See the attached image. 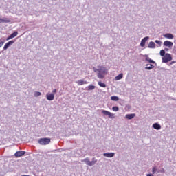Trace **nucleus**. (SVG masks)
I'll return each mask as SVG.
<instances>
[{
	"label": "nucleus",
	"mask_w": 176,
	"mask_h": 176,
	"mask_svg": "<svg viewBox=\"0 0 176 176\" xmlns=\"http://www.w3.org/2000/svg\"><path fill=\"white\" fill-rule=\"evenodd\" d=\"M164 38H166V39H174V35L171 33H167L165 34H163Z\"/></svg>",
	"instance_id": "obj_12"
},
{
	"label": "nucleus",
	"mask_w": 176,
	"mask_h": 176,
	"mask_svg": "<svg viewBox=\"0 0 176 176\" xmlns=\"http://www.w3.org/2000/svg\"><path fill=\"white\" fill-rule=\"evenodd\" d=\"M76 83H78V85H79L80 86H82V85H87V81L79 80L76 81Z\"/></svg>",
	"instance_id": "obj_19"
},
{
	"label": "nucleus",
	"mask_w": 176,
	"mask_h": 176,
	"mask_svg": "<svg viewBox=\"0 0 176 176\" xmlns=\"http://www.w3.org/2000/svg\"><path fill=\"white\" fill-rule=\"evenodd\" d=\"M162 69H163L164 71H166V69H164V68H163V67L162 68Z\"/></svg>",
	"instance_id": "obj_37"
},
{
	"label": "nucleus",
	"mask_w": 176,
	"mask_h": 176,
	"mask_svg": "<svg viewBox=\"0 0 176 176\" xmlns=\"http://www.w3.org/2000/svg\"><path fill=\"white\" fill-rule=\"evenodd\" d=\"M38 144L40 145H49V144H50V138H40L38 140Z\"/></svg>",
	"instance_id": "obj_3"
},
{
	"label": "nucleus",
	"mask_w": 176,
	"mask_h": 176,
	"mask_svg": "<svg viewBox=\"0 0 176 176\" xmlns=\"http://www.w3.org/2000/svg\"><path fill=\"white\" fill-rule=\"evenodd\" d=\"M174 46V43L170 41H165L164 42V47H168L169 49H171Z\"/></svg>",
	"instance_id": "obj_6"
},
{
	"label": "nucleus",
	"mask_w": 176,
	"mask_h": 176,
	"mask_svg": "<svg viewBox=\"0 0 176 176\" xmlns=\"http://www.w3.org/2000/svg\"><path fill=\"white\" fill-rule=\"evenodd\" d=\"M111 101H119V97H118V96H111Z\"/></svg>",
	"instance_id": "obj_25"
},
{
	"label": "nucleus",
	"mask_w": 176,
	"mask_h": 176,
	"mask_svg": "<svg viewBox=\"0 0 176 176\" xmlns=\"http://www.w3.org/2000/svg\"><path fill=\"white\" fill-rule=\"evenodd\" d=\"M102 113L104 115V116H108L110 119H113L115 118V114L106 110H102Z\"/></svg>",
	"instance_id": "obj_5"
},
{
	"label": "nucleus",
	"mask_w": 176,
	"mask_h": 176,
	"mask_svg": "<svg viewBox=\"0 0 176 176\" xmlns=\"http://www.w3.org/2000/svg\"><path fill=\"white\" fill-rule=\"evenodd\" d=\"M3 43H5V41H0V47H2V46H3Z\"/></svg>",
	"instance_id": "obj_32"
},
{
	"label": "nucleus",
	"mask_w": 176,
	"mask_h": 176,
	"mask_svg": "<svg viewBox=\"0 0 176 176\" xmlns=\"http://www.w3.org/2000/svg\"><path fill=\"white\" fill-rule=\"evenodd\" d=\"M153 68H155V66L152 64H146V67H144L145 69H153Z\"/></svg>",
	"instance_id": "obj_18"
},
{
	"label": "nucleus",
	"mask_w": 176,
	"mask_h": 176,
	"mask_svg": "<svg viewBox=\"0 0 176 176\" xmlns=\"http://www.w3.org/2000/svg\"><path fill=\"white\" fill-rule=\"evenodd\" d=\"M176 61L175 60H173V61H171L170 63L168 64V65H173V64H175Z\"/></svg>",
	"instance_id": "obj_31"
},
{
	"label": "nucleus",
	"mask_w": 176,
	"mask_h": 176,
	"mask_svg": "<svg viewBox=\"0 0 176 176\" xmlns=\"http://www.w3.org/2000/svg\"><path fill=\"white\" fill-rule=\"evenodd\" d=\"M156 171H157V168H156V167H153L152 168V173L151 174H153H153L156 173Z\"/></svg>",
	"instance_id": "obj_30"
},
{
	"label": "nucleus",
	"mask_w": 176,
	"mask_h": 176,
	"mask_svg": "<svg viewBox=\"0 0 176 176\" xmlns=\"http://www.w3.org/2000/svg\"><path fill=\"white\" fill-rule=\"evenodd\" d=\"M46 98L48 101H53L54 100V94H47Z\"/></svg>",
	"instance_id": "obj_11"
},
{
	"label": "nucleus",
	"mask_w": 176,
	"mask_h": 176,
	"mask_svg": "<svg viewBox=\"0 0 176 176\" xmlns=\"http://www.w3.org/2000/svg\"><path fill=\"white\" fill-rule=\"evenodd\" d=\"M148 47L149 49H155V48L156 47V44H155V42L151 41V42L148 43Z\"/></svg>",
	"instance_id": "obj_16"
},
{
	"label": "nucleus",
	"mask_w": 176,
	"mask_h": 176,
	"mask_svg": "<svg viewBox=\"0 0 176 176\" xmlns=\"http://www.w3.org/2000/svg\"><path fill=\"white\" fill-rule=\"evenodd\" d=\"M93 69H94V72H98V73L99 71H100V66H98L97 68L94 67Z\"/></svg>",
	"instance_id": "obj_29"
},
{
	"label": "nucleus",
	"mask_w": 176,
	"mask_h": 176,
	"mask_svg": "<svg viewBox=\"0 0 176 176\" xmlns=\"http://www.w3.org/2000/svg\"><path fill=\"white\" fill-rule=\"evenodd\" d=\"M153 127L155 130H160V129H162V126L159 123H154Z\"/></svg>",
	"instance_id": "obj_17"
},
{
	"label": "nucleus",
	"mask_w": 176,
	"mask_h": 176,
	"mask_svg": "<svg viewBox=\"0 0 176 176\" xmlns=\"http://www.w3.org/2000/svg\"><path fill=\"white\" fill-rule=\"evenodd\" d=\"M39 96H42V93H41L40 91L34 92V97H39Z\"/></svg>",
	"instance_id": "obj_26"
},
{
	"label": "nucleus",
	"mask_w": 176,
	"mask_h": 176,
	"mask_svg": "<svg viewBox=\"0 0 176 176\" xmlns=\"http://www.w3.org/2000/svg\"><path fill=\"white\" fill-rule=\"evenodd\" d=\"M125 118L129 120H131V119H134V118H135V113L126 114Z\"/></svg>",
	"instance_id": "obj_15"
},
{
	"label": "nucleus",
	"mask_w": 176,
	"mask_h": 176,
	"mask_svg": "<svg viewBox=\"0 0 176 176\" xmlns=\"http://www.w3.org/2000/svg\"><path fill=\"white\" fill-rule=\"evenodd\" d=\"M155 43H157V45H159V46H162V44L163 43V42H162L159 40H155Z\"/></svg>",
	"instance_id": "obj_28"
},
{
	"label": "nucleus",
	"mask_w": 176,
	"mask_h": 176,
	"mask_svg": "<svg viewBox=\"0 0 176 176\" xmlns=\"http://www.w3.org/2000/svg\"><path fill=\"white\" fill-rule=\"evenodd\" d=\"M120 79H123V73H120L115 77V80H120Z\"/></svg>",
	"instance_id": "obj_20"
},
{
	"label": "nucleus",
	"mask_w": 176,
	"mask_h": 176,
	"mask_svg": "<svg viewBox=\"0 0 176 176\" xmlns=\"http://www.w3.org/2000/svg\"><path fill=\"white\" fill-rule=\"evenodd\" d=\"M164 50H165L166 52H168V48H165Z\"/></svg>",
	"instance_id": "obj_34"
},
{
	"label": "nucleus",
	"mask_w": 176,
	"mask_h": 176,
	"mask_svg": "<svg viewBox=\"0 0 176 176\" xmlns=\"http://www.w3.org/2000/svg\"><path fill=\"white\" fill-rule=\"evenodd\" d=\"M94 89H96V86H94V85H89V86L86 87V90H87L88 91H90L91 90H94Z\"/></svg>",
	"instance_id": "obj_22"
},
{
	"label": "nucleus",
	"mask_w": 176,
	"mask_h": 176,
	"mask_svg": "<svg viewBox=\"0 0 176 176\" xmlns=\"http://www.w3.org/2000/svg\"><path fill=\"white\" fill-rule=\"evenodd\" d=\"M14 43V41L12 40L8 41L7 43L5 44L3 47V50H7V49H9V47L12 46Z\"/></svg>",
	"instance_id": "obj_8"
},
{
	"label": "nucleus",
	"mask_w": 176,
	"mask_h": 176,
	"mask_svg": "<svg viewBox=\"0 0 176 176\" xmlns=\"http://www.w3.org/2000/svg\"><path fill=\"white\" fill-rule=\"evenodd\" d=\"M170 100H175L174 98H170Z\"/></svg>",
	"instance_id": "obj_36"
},
{
	"label": "nucleus",
	"mask_w": 176,
	"mask_h": 176,
	"mask_svg": "<svg viewBox=\"0 0 176 176\" xmlns=\"http://www.w3.org/2000/svg\"><path fill=\"white\" fill-rule=\"evenodd\" d=\"M166 51L164 50H160V56H162V57H164L166 56Z\"/></svg>",
	"instance_id": "obj_23"
},
{
	"label": "nucleus",
	"mask_w": 176,
	"mask_h": 176,
	"mask_svg": "<svg viewBox=\"0 0 176 176\" xmlns=\"http://www.w3.org/2000/svg\"><path fill=\"white\" fill-rule=\"evenodd\" d=\"M149 39V36H146L144 37L140 43V46L142 47H144L145 46V43H146V41H148Z\"/></svg>",
	"instance_id": "obj_13"
},
{
	"label": "nucleus",
	"mask_w": 176,
	"mask_h": 176,
	"mask_svg": "<svg viewBox=\"0 0 176 176\" xmlns=\"http://www.w3.org/2000/svg\"><path fill=\"white\" fill-rule=\"evenodd\" d=\"M81 162L85 163V164L87 166L91 167V166H94L96 164V163H97V159H96V157H94V158H92V160L90 161V158L87 157L84 160H82Z\"/></svg>",
	"instance_id": "obj_2"
},
{
	"label": "nucleus",
	"mask_w": 176,
	"mask_h": 176,
	"mask_svg": "<svg viewBox=\"0 0 176 176\" xmlns=\"http://www.w3.org/2000/svg\"><path fill=\"white\" fill-rule=\"evenodd\" d=\"M107 74L108 69H107V67L104 66H99V72L97 75L99 79H104V78H105V75Z\"/></svg>",
	"instance_id": "obj_1"
},
{
	"label": "nucleus",
	"mask_w": 176,
	"mask_h": 176,
	"mask_svg": "<svg viewBox=\"0 0 176 176\" xmlns=\"http://www.w3.org/2000/svg\"><path fill=\"white\" fill-rule=\"evenodd\" d=\"M24 155H25V151H16L14 154V156H16V157H21V156H24Z\"/></svg>",
	"instance_id": "obj_10"
},
{
	"label": "nucleus",
	"mask_w": 176,
	"mask_h": 176,
	"mask_svg": "<svg viewBox=\"0 0 176 176\" xmlns=\"http://www.w3.org/2000/svg\"><path fill=\"white\" fill-rule=\"evenodd\" d=\"M162 63H169V61H171L173 60V56L168 53H166L164 56L162 58Z\"/></svg>",
	"instance_id": "obj_4"
},
{
	"label": "nucleus",
	"mask_w": 176,
	"mask_h": 176,
	"mask_svg": "<svg viewBox=\"0 0 176 176\" xmlns=\"http://www.w3.org/2000/svg\"><path fill=\"white\" fill-rule=\"evenodd\" d=\"M0 23H10V20L7 18H5V19L0 18Z\"/></svg>",
	"instance_id": "obj_21"
},
{
	"label": "nucleus",
	"mask_w": 176,
	"mask_h": 176,
	"mask_svg": "<svg viewBox=\"0 0 176 176\" xmlns=\"http://www.w3.org/2000/svg\"><path fill=\"white\" fill-rule=\"evenodd\" d=\"M19 35V32L15 31L12 34H11L7 38L6 41H10V39H13V38H16Z\"/></svg>",
	"instance_id": "obj_7"
},
{
	"label": "nucleus",
	"mask_w": 176,
	"mask_h": 176,
	"mask_svg": "<svg viewBox=\"0 0 176 176\" xmlns=\"http://www.w3.org/2000/svg\"><path fill=\"white\" fill-rule=\"evenodd\" d=\"M103 156H104V157H113L115 156V153H103Z\"/></svg>",
	"instance_id": "obj_14"
},
{
	"label": "nucleus",
	"mask_w": 176,
	"mask_h": 176,
	"mask_svg": "<svg viewBox=\"0 0 176 176\" xmlns=\"http://www.w3.org/2000/svg\"><path fill=\"white\" fill-rule=\"evenodd\" d=\"M98 84L100 87H107V85H105L104 82H102L101 81H99Z\"/></svg>",
	"instance_id": "obj_24"
},
{
	"label": "nucleus",
	"mask_w": 176,
	"mask_h": 176,
	"mask_svg": "<svg viewBox=\"0 0 176 176\" xmlns=\"http://www.w3.org/2000/svg\"><path fill=\"white\" fill-rule=\"evenodd\" d=\"M145 60L147 61V63H150V64H155L157 65V63L155 60L151 59L148 55H144Z\"/></svg>",
	"instance_id": "obj_9"
},
{
	"label": "nucleus",
	"mask_w": 176,
	"mask_h": 176,
	"mask_svg": "<svg viewBox=\"0 0 176 176\" xmlns=\"http://www.w3.org/2000/svg\"><path fill=\"white\" fill-rule=\"evenodd\" d=\"M112 110L114 111V112H118V111H119V107L116 106V107H112Z\"/></svg>",
	"instance_id": "obj_27"
},
{
	"label": "nucleus",
	"mask_w": 176,
	"mask_h": 176,
	"mask_svg": "<svg viewBox=\"0 0 176 176\" xmlns=\"http://www.w3.org/2000/svg\"><path fill=\"white\" fill-rule=\"evenodd\" d=\"M161 173H164V169L163 168Z\"/></svg>",
	"instance_id": "obj_35"
},
{
	"label": "nucleus",
	"mask_w": 176,
	"mask_h": 176,
	"mask_svg": "<svg viewBox=\"0 0 176 176\" xmlns=\"http://www.w3.org/2000/svg\"><path fill=\"white\" fill-rule=\"evenodd\" d=\"M56 92H57V89H53V91H52L53 94H55V93H56Z\"/></svg>",
	"instance_id": "obj_33"
}]
</instances>
